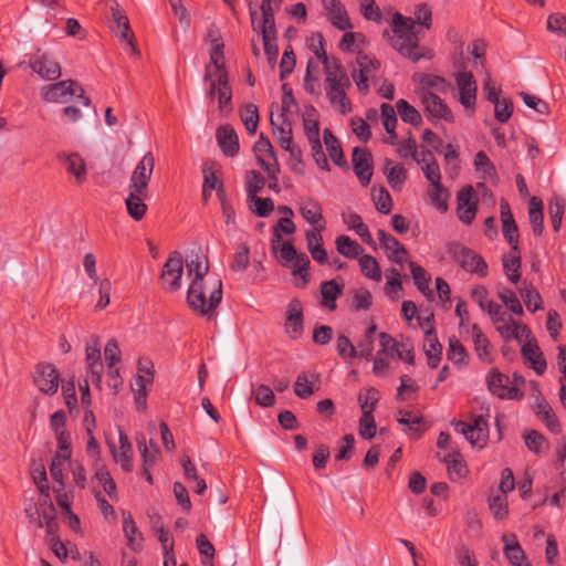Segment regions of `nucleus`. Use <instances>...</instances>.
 <instances>
[{"instance_id":"obj_1","label":"nucleus","mask_w":566,"mask_h":566,"mask_svg":"<svg viewBox=\"0 0 566 566\" xmlns=\"http://www.w3.org/2000/svg\"><path fill=\"white\" fill-rule=\"evenodd\" d=\"M187 276L191 280L187 291L189 307L202 316L211 317L222 300V281L209 275L205 256L191 253L186 260Z\"/></svg>"},{"instance_id":"obj_2","label":"nucleus","mask_w":566,"mask_h":566,"mask_svg":"<svg viewBox=\"0 0 566 566\" xmlns=\"http://www.w3.org/2000/svg\"><path fill=\"white\" fill-rule=\"evenodd\" d=\"M416 23L424 25V19H421L420 13L417 14V21H415L412 18L395 12L390 23L391 34L387 30L384 31V36L388 38L391 46L401 55L412 61H419L424 56L423 53L418 51V36L415 31Z\"/></svg>"},{"instance_id":"obj_3","label":"nucleus","mask_w":566,"mask_h":566,"mask_svg":"<svg viewBox=\"0 0 566 566\" xmlns=\"http://www.w3.org/2000/svg\"><path fill=\"white\" fill-rule=\"evenodd\" d=\"M323 69L325 93L329 103L338 105L342 114L350 112L352 107L347 97V90L352 83L342 62L337 57L332 56L329 62L323 64Z\"/></svg>"},{"instance_id":"obj_4","label":"nucleus","mask_w":566,"mask_h":566,"mask_svg":"<svg viewBox=\"0 0 566 566\" xmlns=\"http://www.w3.org/2000/svg\"><path fill=\"white\" fill-rule=\"evenodd\" d=\"M40 96L45 103H67L73 96L82 101L84 106L91 105V98L85 95L84 88L74 80H65L43 85Z\"/></svg>"},{"instance_id":"obj_5","label":"nucleus","mask_w":566,"mask_h":566,"mask_svg":"<svg viewBox=\"0 0 566 566\" xmlns=\"http://www.w3.org/2000/svg\"><path fill=\"white\" fill-rule=\"evenodd\" d=\"M488 389L500 399H521L523 394L520 387L525 384L524 378L514 373L510 378L507 375L502 374L499 369H491L485 378Z\"/></svg>"},{"instance_id":"obj_6","label":"nucleus","mask_w":566,"mask_h":566,"mask_svg":"<svg viewBox=\"0 0 566 566\" xmlns=\"http://www.w3.org/2000/svg\"><path fill=\"white\" fill-rule=\"evenodd\" d=\"M28 66L41 80L53 82L61 77L62 67L56 56L49 51L36 50L28 61Z\"/></svg>"},{"instance_id":"obj_7","label":"nucleus","mask_w":566,"mask_h":566,"mask_svg":"<svg viewBox=\"0 0 566 566\" xmlns=\"http://www.w3.org/2000/svg\"><path fill=\"white\" fill-rule=\"evenodd\" d=\"M458 101L469 116L476 111L478 83L472 72L460 71L454 74Z\"/></svg>"},{"instance_id":"obj_8","label":"nucleus","mask_w":566,"mask_h":566,"mask_svg":"<svg viewBox=\"0 0 566 566\" xmlns=\"http://www.w3.org/2000/svg\"><path fill=\"white\" fill-rule=\"evenodd\" d=\"M449 253L454 261L467 272L475 273L480 276L488 274V264L481 255L461 243L453 242L449 244Z\"/></svg>"},{"instance_id":"obj_9","label":"nucleus","mask_w":566,"mask_h":566,"mask_svg":"<svg viewBox=\"0 0 566 566\" xmlns=\"http://www.w3.org/2000/svg\"><path fill=\"white\" fill-rule=\"evenodd\" d=\"M184 259L180 252L174 251L163 265L160 284L164 291L174 293L181 287Z\"/></svg>"},{"instance_id":"obj_10","label":"nucleus","mask_w":566,"mask_h":566,"mask_svg":"<svg viewBox=\"0 0 566 566\" xmlns=\"http://www.w3.org/2000/svg\"><path fill=\"white\" fill-rule=\"evenodd\" d=\"M357 69L352 72V77L360 93L369 92V80L373 78L380 69V61L364 52H358L356 57Z\"/></svg>"},{"instance_id":"obj_11","label":"nucleus","mask_w":566,"mask_h":566,"mask_svg":"<svg viewBox=\"0 0 566 566\" xmlns=\"http://www.w3.org/2000/svg\"><path fill=\"white\" fill-rule=\"evenodd\" d=\"M60 373L51 363L35 365L33 382L44 395L52 396L59 389Z\"/></svg>"},{"instance_id":"obj_12","label":"nucleus","mask_w":566,"mask_h":566,"mask_svg":"<svg viewBox=\"0 0 566 566\" xmlns=\"http://www.w3.org/2000/svg\"><path fill=\"white\" fill-rule=\"evenodd\" d=\"M454 430L463 434L473 447H483L489 434L488 422L483 416L475 417L471 422L457 421Z\"/></svg>"},{"instance_id":"obj_13","label":"nucleus","mask_w":566,"mask_h":566,"mask_svg":"<svg viewBox=\"0 0 566 566\" xmlns=\"http://www.w3.org/2000/svg\"><path fill=\"white\" fill-rule=\"evenodd\" d=\"M154 167L155 157L150 151H148L135 167L129 179L128 189L134 190L137 193H140V191H148V185L151 179Z\"/></svg>"},{"instance_id":"obj_14","label":"nucleus","mask_w":566,"mask_h":566,"mask_svg":"<svg viewBox=\"0 0 566 566\" xmlns=\"http://www.w3.org/2000/svg\"><path fill=\"white\" fill-rule=\"evenodd\" d=\"M282 1L262 0L260 14L256 9L249 7L253 31L273 30L275 28L274 12L280 8Z\"/></svg>"},{"instance_id":"obj_15","label":"nucleus","mask_w":566,"mask_h":566,"mask_svg":"<svg viewBox=\"0 0 566 566\" xmlns=\"http://www.w3.org/2000/svg\"><path fill=\"white\" fill-rule=\"evenodd\" d=\"M109 9L112 12V31L118 35L122 41H125L129 44L132 53H137V49L134 45V35L130 32L129 20L125 11L120 8L117 1H112Z\"/></svg>"},{"instance_id":"obj_16","label":"nucleus","mask_w":566,"mask_h":566,"mask_svg":"<svg viewBox=\"0 0 566 566\" xmlns=\"http://www.w3.org/2000/svg\"><path fill=\"white\" fill-rule=\"evenodd\" d=\"M493 325L505 342L515 339L522 343L524 337L531 336V329L526 325L516 322L507 313L503 318L496 319Z\"/></svg>"},{"instance_id":"obj_17","label":"nucleus","mask_w":566,"mask_h":566,"mask_svg":"<svg viewBox=\"0 0 566 566\" xmlns=\"http://www.w3.org/2000/svg\"><path fill=\"white\" fill-rule=\"evenodd\" d=\"M353 169L361 186L367 187L373 177V156L366 148L355 147L352 155Z\"/></svg>"},{"instance_id":"obj_18","label":"nucleus","mask_w":566,"mask_h":566,"mask_svg":"<svg viewBox=\"0 0 566 566\" xmlns=\"http://www.w3.org/2000/svg\"><path fill=\"white\" fill-rule=\"evenodd\" d=\"M478 202L473 200V188L467 186L457 195V214L461 222L471 224L475 219Z\"/></svg>"},{"instance_id":"obj_19","label":"nucleus","mask_w":566,"mask_h":566,"mask_svg":"<svg viewBox=\"0 0 566 566\" xmlns=\"http://www.w3.org/2000/svg\"><path fill=\"white\" fill-rule=\"evenodd\" d=\"M427 146L443 155L449 170H457L459 168L460 160L457 148L452 144L444 145L442 139L429 129H427Z\"/></svg>"},{"instance_id":"obj_20","label":"nucleus","mask_w":566,"mask_h":566,"mask_svg":"<svg viewBox=\"0 0 566 566\" xmlns=\"http://www.w3.org/2000/svg\"><path fill=\"white\" fill-rule=\"evenodd\" d=\"M520 344L522 345V356L527 361H530L531 367L535 370V373L537 375L544 374L547 365L538 347L537 340L531 335L528 337H524V339Z\"/></svg>"},{"instance_id":"obj_21","label":"nucleus","mask_w":566,"mask_h":566,"mask_svg":"<svg viewBox=\"0 0 566 566\" xmlns=\"http://www.w3.org/2000/svg\"><path fill=\"white\" fill-rule=\"evenodd\" d=\"M470 337L480 361L491 364L493 361L494 348L478 324L472 325Z\"/></svg>"},{"instance_id":"obj_22","label":"nucleus","mask_w":566,"mask_h":566,"mask_svg":"<svg viewBox=\"0 0 566 566\" xmlns=\"http://www.w3.org/2000/svg\"><path fill=\"white\" fill-rule=\"evenodd\" d=\"M218 146L227 157H234L238 155L240 145L239 137L235 129L230 124H224L218 127L216 133Z\"/></svg>"},{"instance_id":"obj_23","label":"nucleus","mask_w":566,"mask_h":566,"mask_svg":"<svg viewBox=\"0 0 566 566\" xmlns=\"http://www.w3.org/2000/svg\"><path fill=\"white\" fill-rule=\"evenodd\" d=\"M59 160L62 163L64 169L75 178L77 184H83L87 178L86 163L84 158L77 153H60Z\"/></svg>"},{"instance_id":"obj_24","label":"nucleus","mask_w":566,"mask_h":566,"mask_svg":"<svg viewBox=\"0 0 566 566\" xmlns=\"http://www.w3.org/2000/svg\"><path fill=\"white\" fill-rule=\"evenodd\" d=\"M287 316L285 321V332L291 338H297L303 333V310L302 303L294 298L287 306Z\"/></svg>"},{"instance_id":"obj_25","label":"nucleus","mask_w":566,"mask_h":566,"mask_svg":"<svg viewBox=\"0 0 566 566\" xmlns=\"http://www.w3.org/2000/svg\"><path fill=\"white\" fill-rule=\"evenodd\" d=\"M502 232L507 243L513 247H518V229L507 201L502 200L500 203Z\"/></svg>"},{"instance_id":"obj_26","label":"nucleus","mask_w":566,"mask_h":566,"mask_svg":"<svg viewBox=\"0 0 566 566\" xmlns=\"http://www.w3.org/2000/svg\"><path fill=\"white\" fill-rule=\"evenodd\" d=\"M437 457L446 464L452 481H460L467 475L468 469L460 452L452 451L443 454L439 452Z\"/></svg>"},{"instance_id":"obj_27","label":"nucleus","mask_w":566,"mask_h":566,"mask_svg":"<svg viewBox=\"0 0 566 566\" xmlns=\"http://www.w3.org/2000/svg\"><path fill=\"white\" fill-rule=\"evenodd\" d=\"M324 9L327 11L331 23L339 30L352 28L349 18L343 4L338 0H322Z\"/></svg>"},{"instance_id":"obj_28","label":"nucleus","mask_w":566,"mask_h":566,"mask_svg":"<svg viewBox=\"0 0 566 566\" xmlns=\"http://www.w3.org/2000/svg\"><path fill=\"white\" fill-rule=\"evenodd\" d=\"M123 532L127 539V546L136 553L140 552L144 537L129 512H123Z\"/></svg>"},{"instance_id":"obj_29","label":"nucleus","mask_w":566,"mask_h":566,"mask_svg":"<svg viewBox=\"0 0 566 566\" xmlns=\"http://www.w3.org/2000/svg\"><path fill=\"white\" fill-rule=\"evenodd\" d=\"M427 114L436 120L453 123L454 117L450 107L436 94L427 92Z\"/></svg>"},{"instance_id":"obj_30","label":"nucleus","mask_w":566,"mask_h":566,"mask_svg":"<svg viewBox=\"0 0 566 566\" xmlns=\"http://www.w3.org/2000/svg\"><path fill=\"white\" fill-rule=\"evenodd\" d=\"M503 270L507 280L516 284L521 279V253L518 247H513L502 259Z\"/></svg>"},{"instance_id":"obj_31","label":"nucleus","mask_w":566,"mask_h":566,"mask_svg":"<svg viewBox=\"0 0 566 566\" xmlns=\"http://www.w3.org/2000/svg\"><path fill=\"white\" fill-rule=\"evenodd\" d=\"M382 171L394 190L400 189L407 179V171L403 166L388 158L384 161Z\"/></svg>"},{"instance_id":"obj_32","label":"nucleus","mask_w":566,"mask_h":566,"mask_svg":"<svg viewBox=\"0 0 566 566\" xmlns=\"http://www.w3.org/2000/svg\"><path fill=\"white\" fill-rule=\"evenodd\" d=\"M148 197V191H140V193L129 190L128 197L125 199V205L128 214L136 221L144 218L147 212L145 199Z\"/></svg>"},{"instance_id":"obj_33","label":"nucleus","mask_w":566,"mask_h":566,"mask_svg":"<svg viewBox=\"0 0 566 566\" xmlns=\"http://www.w3.org/2000/svg\"><path fill=\"white\" fill-rule=\"evenodd\" d=\"M279 118L281 119L280 125L274 122L273 115H271L272 132L280 146L283 149H289L290 145L293 144L292 124L285 114H281Z\"/></svg>"},{"instance_id":"obj_34","label":"nucleus","mask_w":566,"mask_h":566,"mask_svg":"<svg viewBox=\"0 0 566 566\" xmlns=\"http://www.w3.org/2000/svg\"><path fill=\"white\" fill-rule=\"evenodd\" d=\"M504 543V554L509 562L513 566H522V562L525 559V553L521 547L515 534H504L502 536ZM525 566H531L526 564Z\"/></svg>"},{"instance_id":"obj_35","label":"nucleus","mask_w":566,"mask_h":566,"mask_svg":"<svg viewBox=\"0 0 566 566\" xmlns=\"http://www.w3.org/2000/svg\"><path fill=\"white\" fill-rule=\"evenodd\" d=\"M427 195L429 197L430 203L437 211L440 213H446L449 209V200L451 198V192L449 189L443 187L441 184H434L429 186L427 189Z\"/></svg>"},{"instance_id":"obj_36","label":"nucleus","mask_w":566,"mask_h":566,"mask_svg":"<svg viewBox=\"0 0 566 566\" xmlns=\"http://www.w3.org/2000/svg\"><path fill=\"white\" fill-rule=\"evenodd\" d=\"M324 143L326 145V149L333 163L338 167H347V161L345 159L342 146L338 139L333 135L332 130L325 128L323 132Z\"/></svg>"},{"instance_id":"obj_37","label":"nucleus","mask_w":566,"mask_h":566,"mask_svg":"<svg viewBox=\"0 0 566 566\" xmlns=\"http://www.w3.org/2000/svg\"><path fill=\"white\" fill-rule=\"evenodd\" d=\"M343 293V284H338L335 280L323 281L321 283L322 305L334 311L336 308V300Z\"/></svg>"},{"instance_id":"obj_38","label":"nucleus","mask_w":566,"mask_h":566,"mask_svg":"<svg viewBox=\"0 0 566 566\" xmlns=\"http://www.w3.org/2000/svg\"><path fill=\"white\" fill-rule=\"evenodd\" d=\"M528 216L534 234L541 235L544 231L543 202L537 197H532L528 202Z\"/></svg>"},{"instance_id":"obj_39","label":"nucleus","mask_w":566,"mask_h":566,"mask_svg":"<svg viewBox=\"0 0 566 566\" xmlns=\"http://www.w3.org/2000/svg\"><path fill=\"white\" fill-rule=\"evenodd\" d=\"M518 292L530 312L543 310L542 296L532 284L523 282Z\"/></svg>"},{"instance_id":"obj_40","label":"nucleus","mask_w":566,"mask_h":566,"mask_svg":"<svg viewBox=\"0 0 566 566\" xmlns=\"http://www.w3.org/2000/svg\"><path fill=\"white\" fill-rule=\"evenodd\" d=\"M232 90L229 83L228 74L218 76V101L219 109L221 113H229L232 111Z\"/></svg>"},{"instance_id":"obj_41","label":"nucleus","mask_w":566,"mask_h":566,"mask_svg":"<svg viewBox=\"0 0 566 566\" xmlns=\"http://www.w3.org/2000/svg\"><path fill=\"white\" fill-rule=\"evenodd\" d=\"M400 417L398 418V422L400 424L406 426L405 431L411 438H420L421 437V428L423 426L422 417L415 415L412 411H399Z\"/></svg>"},{"instance_id":"obj_42","label":"nucleus","mask_w":566,"mask_h":566,"mask_svg":"<svg viewBox=\"0 0 566 566\" xmlns=\"http://www.w3.org/2000/svg\"><path fill=\"white\" fill-rule=\"evenodd\" d=\"M337 252L347 259H356L363 251V247L348 235H339L335 240Z\"/></svg>"},{"instance_id":"obj_43","label":"nucleus","mask_w":566,"mask_h":566,"mask_svg":"<svg viewBox=\"0 0 566 566\" xmlns=\"http://www.w3.org/2000/svg\"><path fill=\"white\" fill-rule=\"evenodd\" d=\"M292 262V274L301 277V282H295V286L304 289L310 282V275L307 272L311 264L310 259L305 253H298L297 258Z\"/></svg>"},{"instance_id":"obj_44","label":"nucleus","mask_w":566,"mask_h":566,"mask_svg":"<svg viewBox=\"0 0 566 566\" xmlns=\"http://www.w3.org/2000/svg\"><path fill=\"white\" fill-rule=\"evenodd\" d=\"M224 54H223V43H221L218 39L212 41V48L210 51V66L212 70V74L220 76L222 73L228 74L224 66Z\"/></svg>"},{"instance_id":"obj_45","label":"nucleus","mask_w":566,"mask_h":566,"mask_svg":"<svg viewBox=\"0 0 566 566\" xmlns=\"http://www.w3.org/2000/svg\"><path fill=\"white\" fill-rule=\"evenodd\" d=\"M296 230V227L291 218L285 217L279 219L277 223L273 228V238L271 241V248L273 253H277V244L282 242V234L281 232L285 234H292Z\"/></svg>"},{"instance_id":"obj_46","label":"nucleus","mask_w":566,"mask_h":566,"mask_svg":"<svg viewBox=\"0 0 566 566\" xmlns=\"http://www.w3.org/2000/svg\"><path fill=\"white\" fill-rule=\"evenodd\" d=\"M302 217L311 224L315 226L323 220L322 207L314 199H307L300 206Z\"/></svg>"},{"instance_id":"obj_47","label":"nucleus","mask_w":566,"mask_h":566,"mask_svg":"<svg viewBox=\"0 0 566 566\" xmlns=\"http://www.w3.org/2000/svg\"><path fill=\"white\" fill-rule=\"evenodd\" d=\"M497 297L501 302L509 308V311L517 316H522L524 314L523 306L516 296V294L507 289V287H499L497 289Z\"/></svg>"},{"instance_id":"obj_48","label":"nucleus","mask_w":566,"mask_h":566,"mask_svg":"<svg viewBox=\"0 0 566 566\" xmlns=\"http://www.w3.org/2000/svg\"><path fill=\"white\" fill-rule=\"evenodd\" d=\"M566 202L560 197H554L548 202V213L552 222V227L555 232H558L562 226L563 216L565 212Z\"/></svg>"},{"instance_id":"obj_49","label":"nucleus","mask_w":566,"mask_h":566,"mask_svg":"<svg viewBox=\"0 0 566 566\" xmlns=\"http://www.w3.org/2000/svg\"><path fill=\"white\" fill-rule=\"evenodd\" d=\"M149 446L150 449L147 448L145 437L137 439V447L140 451L144 467H153L157 461L158 454L160 453V449L156 442H154V440L149 441Z\"/></svg>"},{"instance_id":"obj_50","label":"nucleus","mask_w":566,"mask_h":566,"mask_svg":"<svg viewBox=\"0 0 566 566\" xmlns=\"http://www.w3.org/2000/svg\"><path fill=\"white\" fill-rule=\"evenodd\" d=\"M262 34L263 39V46L264 52L268 56V61L270 64H275L277 55H279V48L275 43L276 41V29L273 30H262L259 31Z\"/></svg>"},{"instance_id":"obj_51","label":"nucleus","mask_w":566,"mask_h":566,"mask_svg":"<svg viewBox=\"0 0 566 566\" xmlns=\"http://www.w3.org/2000/svg\"><path fill=\"white\" fill-rule=\"evenodd\" d=\"M241 120L249 134L253 135L256 132L259 124V111L256 105L249 103L240 112Z\"/></svg>"},{"instance_id":"obj_52","label":"nucleus","mask_w":566,"mask_h":566,"mask_svg":"<svg viewBox=\"0 0 566 566\" xmlns=\"http://www.w3.org/2000/svg\"><path fill=\"white\" fill-rule=\"evenodd\" d=\"M373 200L376 209L382 214H389L392 207V199L390 193L382 186L373 188Z\"/></svg>"},{"instance_id":"obj_53","label":"nucleus","mask_w":566,"mask_h":566,"mask_svg":"<svg viewBox=\"0 0 566 566\" xmlns=\"http://www.w3.org/2000/svg\"><path fill=\"white\" fill-rule=\"evenodd\" d=\"M373 304L371 293L365 289L359 287L353 291L350 308L355 312L368 311Z\"/></svg>"},{"instance_id":"obj_54","label":"nucleus","mask_w":566,"mask_h":566,"mask_svg":"<svg viewBox=\"0 0 566 566\" xmlns=\"http://www.w3.org/2000/svg\"><path fill=\"white\" fill-rule=\"evenodd\" d=\"M448 359L455 365H467L469 360V354L465 347L458 338H450L448 348Z\"/></svg>"},{"instance_id":"obj_55","label":"nucleus","mask_w":566,"mask_h":566,"mask_svg":"<svg viewBox=\"0 0 566 566\" xmlns=\"http://www.w3.org/2000/svg\"><path fill=\"white\" fill-rule=\"evenodd\" d=\"M359 266L361 273L374 281L379 282L381 280V270L377 260L368 254L360 256Z\"/></svg>"},{"instance_id":"obj_56","label":"nucleus","mask_w":566,"mask_h":566,"mask_svg":"<svg viewBox=\"0 0 566 566\" xmlns=\"http://www.w3.org/2000/svg\"><path fill=\"white\" fill-rule=\"evenodd\" d=\"M265 179L261 172L256 170H249L245 175V189L248 199L255 198V196L263 189Z\"/></svg>"},{"instance_id":"obj_57","label":"nucleus","mask_w":566,"mask_h":566,"mask_svg":"<svg viewBox=\"0 0 566 566\" xmlns=\"http://www.w3.org/2000/svg\"><path fill=\"white\" fill-rule=\"evenodd\" d=\"M307 46L323 64L331 61L332 56L326 53L325 40L321 32L313 33L307 38Z\"/></svg>"},{"instance_id":"obj_58","label":"nucleus","mask_w":566,"mask_h":566,"mask_svg":"<svg viewBox=\"0 0 566 566\" xmlns=\"http://www.w3.org/2000/svg\"><path fill=\"white\" fill-rule=\"evenodd\" d=\"M250 264V248L247 243L238 245L233 260L230 264V269L233 272H243Z\"/></svg>"},{"instance_id":"obj_59","label":"nucleus","mask_w":566,"mask_h":566,"mask_svg":"<svg viewBox=\"0 0 566 566\" xmlns=\"http://www.w3.org/2000/svg\"><path fill=\"white\" fill-rule=\"evenodd\" d=\"M336 350L337 354L348 364H350L354 358L358 357L356 346H354L352 340L345 335H339L337 337Z\"/></svg>"},{"instance_id":"obj_60","label":"nucleus","mask_w":566,"mask_h":566,"mask_svg":"<svg viewBox=\"0 0 566 566\" xmlns=\"http://www.w3.org/2000/svg\"><path fill=\"white\" fill-rule=\"evenodd\" d=\"M151 378H145L143 375L136 377V388H133L134 398L139 411L146 409L147 385H151Z\"/></svg>"},{"instance_id":"obj_61","label":"nucleus","mask_w":566,"mask_h":566,"mask_svg":"<svg viewBox=\"0 0 566 566\" xmlns=\"http://www.w3.org/2000/svg\"><path fill=\"white\" fill-rule=\"evenodd\" d=\"M396 107L400 118L403 122L410 123L412 125H418L421 123L420 113L406 99H399L396 104Z\"/></svg>"},{"instance_id":"obj_62","label":"nucleus","mask_w":566,"mask_h":566,"mask_svg":"<svg viewBox=\"0 0 566 566\" xmlns=\"http://www.w3.org/2000/svg\"><path fill=\"white\" fill-rule=\"evenodd\" d=\"M399 154L401 157L411 156L420 165L421 170L424 171V148L417 147L416 140L409 138L400 148Z\"/></svg>"},{"instance_id":"obj_63","label":"nucleus","mask_w":566,"mask_h":566,"mask_svg":"<svg viewBox=\"0 0 566 566\" xmlns=\"http://www.w3.org/2000/svg\"><path fill=\"white\" fill-rule=\"evenodd\" d=\"M252 397L256 405L269 408L275 402L273 390L266 385H259L252 388Z\"/></svg>"},{"instance_id":"obj_64","label":"nucleus","mask_w":566,"mask_h":566,"mask_svg":"<svg viewBox=\"0 0 566 566\" xmlns=\"http://www.w3.org/2000/svg\"><path fill=\"white\" fill-rule=\"evenodd\" d=\"M474 167L481 178H492L495 175V167L484 151H478L474 156Z\"/></svg>"}]
</instances>
